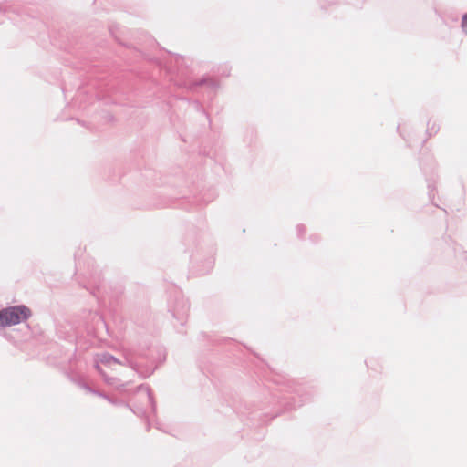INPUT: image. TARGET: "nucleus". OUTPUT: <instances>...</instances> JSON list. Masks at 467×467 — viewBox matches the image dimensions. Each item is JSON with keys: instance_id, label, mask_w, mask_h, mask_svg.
Instances as JSON below:
<instances>
[{"instance_id": "obj_1", "label": "nucleus", "mask_w": 467, "mask_h": 467, "mask_svg": "<svg viewBox=\"0 0 467 467\" xmlns=\"http://www.w3.org/2000/svg\"><path fill=\"white\" fill-rule=\"evenodd\" d=\"M30 315V310L24 306L9 307L2 311L1 324L3 326L16 325L26 320Z\"/></svg>"}, {"instance_id": "obj_2", "label": "nucleus", "mask_w": 467, "mask_h": 467, "mask_svg": "<svg viewBox=\"0 0 467 467\" xmlns=\"http://www.w3.org/2000/svg\"><path fill=\"white\" fill-rule=\"evenodd\" d=\"M462 26L464 32L467 34V15H465L462 18Z\"/></svg>"}, {"instance_id": "obj_3", "label": "nucleus", "mask_w": 467, "mask_h": 467, "mask_svg": "<svg viewBox=\"0 0 467 467\" xmlns=\"http://www.w3.org/2000/svg\"><path fill=\"white\" fill-rule=\"evenodd\" d=\"M107 363H109V364H118L117 360L114 358H112V357H109L107 359Z\"/></svg>"}]
</instances>
